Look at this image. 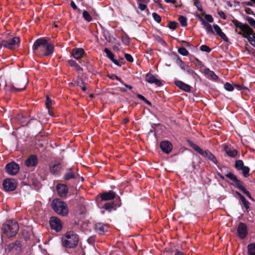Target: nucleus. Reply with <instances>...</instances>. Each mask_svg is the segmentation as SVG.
Masks as SVG:
<instances>
[{"instance_id": "f257e3e1", "label": "nucleus", "mask_w": 255, "mask_h": 255, "mask_svg": "<svg viewBox=\"0 0 255 255\" xmlns=\"http://www.w3.org/2000/svg\"><path fill=\"white\" fill-rule=\"evenodd\" d=\"M19 230V226L17 223L14 221L9 220L3 224L1 228L2 236H5L7 237L14 236Z\"/></svg>"}, {"instance_id": "f03ea898", "label": "nucleus", "mask_w": 255, "mask_h": 255, "mask_svg": "<svg viewBox=\"0 0 255 255\" xmlns=\"http://www.w3.org/2000/svg\"><path fill=\"white\" fill-rule=\"evenodd\" d=\"M62 244L66 248H73L78 243V236L73 232H68L62 239Z\"/></svg>"}, {"instance_id": "7ed1b4c3", "label": "nucleus", "mask_w": 255, "mask_h": 255, "mask_svg": "<svg viewBox=\"0 0 255 255\" xmlns=\"http://www.w3.org/2000/svg\"><path fill=\"white\" fill-rule=\"evenodd\" d=\"M52 44L48 43L47 40L44 38H40L37 39L33 43L32 49L36 54H39L40 51L44 48H46L47 50L51 51Z\"/></svg>"}, {"instance_id": "20e7f679", "label": "nucleus", "mask_w": 255, "mask_h": 255, "mask_svg": "<svg viewBox=\"0 0 255 255\" xmlns=\"http://www.w3.org/2000/svg\"><path fill=\"white\" fill-rule=\"evenodd\" d=\"M52 207L53 210L57 214L61 216H65L68 213V209L66 204L59 199H55L53 200Z\"/></svg>"}, {"instance_id": "39448f33", "label": "nucleus", "mask_w": 255, "mask_h": 255, "mask_svg": "<svg viewBox=\"0 0 255 255\" xmlns=\"http://www.w3.org/2000/svg\"><path fill=\"white\" fill-rule=\"evenodd\" d=\"M28 79L26 77L16 79L14 85L12 84L10 86V89L12 92H19L25 89L28 84Z\"/></svg>"}, {"instance_id": "423d86ee", "label": "nucleus", "mask_w": 255, "mask_h": 255, "mask_svg": "<svg viewBox=\"0 0 255 255\" xmlns=\"http://www.w3.org/2000/svg\"><path fill=\"white\" fill-rule=\"evenodd\" d=\"M20 39L18 37H14L11 39L2 40L3 46L9 49H15L20 45Z\"/></svg>"}, {"instance_id": "0eeeda50", "label": "nucleus", "mask_w": 255, "mask_h": 255, "mask_svg": "<svg viewBox=\"0 0 255 255\" xmlns=\"http://www.w3.org/2000/svg\"><path fill=\"white\" fill-rule=\"evenodd\" d=\"M238 27L243 32V36L246 38L248 41L253 37V29L247 24L240 23Z\"/></svg>"}, {"instance_id": "6e6552de", "label": "nucleus", "mask_w": 255, "mask_h": 255, "mask_svg": "<svg viewBox=\"0 0 255 255\" xmlns=\"http://www.w3.org/2000/svg\"><path fill=\"white\" fill-rule=\"evenodd\" d=\"M3 189L6 191H13L17 186V184L14 179H6L2 183Z\"/></svg>"}, {"instance_id": "1a4fd4ad", "label": "nucleus", "mask_w": 255, "mask_h": 255, "mask_svg": "<svg viewBox=\"0 0 255 255\" xmlns=\"http://www.w3.org/2000/svg\"><path fill=\"white\" fill-rule=\"evenodd\" d=\"M5 169L7 173L11 175L16 174L19 170V165L14 162H11L6 164Z\"/></svg>"}, {"instance_id": "9d476101", "label": "nucleus", "mask_w": 255, "mask_h": 255, "mask_svg": "<svg viewBox=\"0 0 255 255\" xmlns=\"http://www.w3.org/2000/svg\"><path fill=\"white\" fill-rule=\"evenodd\" d=\"M50 225L51 228L57 232L61 231L62 228L60 220L56 217H52L50 218Z\"/></svg>"}, {"instance_id": "9b49d317", "label": "nucleus", "mask_w": 255, "mask_h": 255, "mask_svg": "<svg viewBox=\"0 0 255 255\" xmlns=\"http://www.w3.org/2000/svg\"><path fill=\"white\" fill-rule=\"evenodd\" d=\"M62 166L59 162L53 161L49 165L50 171L53 175H59Z\"/></svg>"}, {"instance_id": "f8f14e48", "label": "nucleus", "mask_w": 255, "mask_h": 255, "mask_svg": "<svg viewBox=\"0 0 255 255\" xmlns=\"http://www.w3.org/2000/svg\"><path fill=\"white\" fill-rule=\"evenodd\" d=\"M145 80L147 82L150 84H154L157 86H160L162 84L160 80L157 79L156 76L150 73L146 74Z\"/></svg>"}, {"instance_id": "ddd939ff", "label": "nucleus", "mask_w": 255, "mask_h": 255, "mask_svg": "<svg viewBox=\"0 0 255 255\" xmlns=\"http://www.w3.org/2000/svg\"><path fill=\"white\" fill-rule=\"evenodd\" d=\"M237 232L240 238H245L248 234L247 227L246 225L243 223H240L238 227Z\"/></svg>"}, {"instance_id": "4468645a", "label": "nucleus", "mask_w": 255, "mask_h": 255, "mask_svg": "<svg viewBox=\"0 0 255 255\" xmlns=\"http://www.w3.org/2000/svg\"><path fill=\"white\" fill-rule=\"evenodd\" d=\"M37 163L38 159L34 155H30L25 161V164L28 167L35 166Z\"/></svg>"}, {"instance_id": "2eb2a0df", "label": "nucleus", "mask_w": 255, "mask_h": 255, "mask_svg": "<svg viewBox=\"0 0 255 255\" xmlns=\"http://www.w3.org/2000/svg\"><path fill=\"white\" fill-rule=\"evenodd\" d=\"M160 146L162 150L166 153L170 152L172 148V144L168 141H162L160 144Z\"/></svg>"}, {"instance_id": "dca6fc26", "label": "nucleus", "mask_w": 255, "mask_h": 255, "mask_svg": "<svg viewBox=\"0 0 255 255\" xmlns=\"http://www.w3.org/2000/svg\"><path fill=\"white\" fill-rule=\"evenodd\" d=\"M175 84L180 89L183 91L189 92L191 91V86L187 84L184 83V82L180 81V80H176L175 81Z\"/></svg>"}, {"instance_id": "f3484780", "label": "nucleus", "mask_w": 255, "mask_h": 255, "mask_svg": "<svg viewBox=\"0 0 255 255\" xmlns=\"http://www.w3.org/2000/svg\"><path fill=\"white\" fill-rule=\"evenodd\" d=\"M57 190L58 194L61 197H64L66 195L68 192L67 187L63 184H58L57 186Z\"/></svg>"}, {"instance_id": "a211bd4d", "label": "nucleus", "mask_w": 255, "mask_h": 255, "mask_svg": "<svg viewBox=\"0 0 255 255\" xmlns=\"http://www.w3.org/2000/svg\"><path fill=\"white\" fill-rule=\"evenodd\" d=\"M84 54V51L82 48H75L73 50L72 54L76 59H80Z\"/></svg>"}, {"instance_id": "6ab92c4d", "label": "nucleus", "mask_w": 255, "mask_h": 255, "mask_svg": "<svg viewBox=\"0 0 255 255\" xmlns=\"http://www.w3.org/2000/svg\"><path fill=\"white\" fill-rule=\"evenodd\" d=\"M116 196V193L112 191L103 193L101 197L103 200H110L113 199Z\"/></svg>"}, {"instance_id": "aec40b11", "label": "nucleus", "mask_w": 255, "mask_h": 255, "mask_svg": "<svg viewBox=\"0 0 255 255\" xmlns=\"http://www.w3.org/2000/svg\"><path fill=\"white\" fill-rule=\"evenodd\" d=\"M95 229L100 234H103L107 231L108 226L104 224L99 223L95 225Z\"/></svg>"}, {"instance_id": "412c9836", "label": "nucleus", "mask_w": 255, "mask_h": 255, "mask_svg": "<svg viewBox=\"0 0 255 255\" xmlns=\"http://www.w3.org/2000/svg\"><path fill=\"white\" fill-rule=\"evenodd\" d=\"M20 243L19 242H16L14 243L9 244L6 248V250L8 252L12 251H19L20 250Z\"/></svg>"}, {"instance_id": "4be33fe9", "label": "nucleus", "mask_w": 255, "mask_h": 255, "mask_svg": "<svg viewBox=\"0 0 255 255\" xmlns=\"http://www.w3.org/2000/svg\"><path fill=\"white\" fill-rule=\"evenodd\" d=\"M224 150L227 154L231 157H235L236 156L238 153V152L236 150L231 149L229 148L227 145L224 146Z\"/></svg>"}, {"instance_id": "5701e85b", "label": "nucleus", "mask_w": 255, "mask_h": 255, "mask_svg": "<svg viewBox=\"0 0 255 255\" xmlns=\"http://www.w3.org/2000/svg\"><path fill=\"white\" fill-rule=\"evenodd\" d=\"M204 155L208 158L209 160L212 161L214 164H217V160L215 156L209 150H205L204 152Z\"/></svg>"}, {"instance_id": "b1692460", "label": "nucleus", "mask_w": 255, "mask_h": 255, "mask_svg": "<svg viewBox=\"0 0 255 255\" xmlns=\"http://www.w3.org/2000/svg\"><path fill=\"white\" fill-rule=\"evenodd\" d=\"M201 21L202 22V24L204 25L205 28L206 29L207 33L214 34V32L213 30L212 26L209 23L206 22L204 19H201Z\"/></svg>"}, {"instance_id": "393cba45", "label": "nucleus", "mask_w": 255, "mask_h": 255, "mask_svg": "<svg viewBox=\"0 0 255 255\" xmlns=\"http://www.w3.org/2000/svg\"><path fill=\"white\" fill-rule=\"evenodd\" d=\"M179 66L182 69L186 71L189 74H191L193 73V71L190 69L189 66L186 65L183 61L181 60L179 62Z\"/></svg>"}, {"instance_id": "a878e982", "label": "nucleus", "mask_w": 255, "mask_h": 255, "mask_svg": "<svg viewBox=\"0 0 255 255\" xmlns=\"http://www.w3.org/2000/svg\"><path fill=\"white\" fill-rule=\"evenodd\" d=\"M54 45L52 44L51 51H49L50 53H48L49 51L47 50L46 48H44L39 53L38 55L44 56H49L51 55L54 52Z\"/></svg>"}, {"instance_id": "bb28decb", "label": "nucleus", "mask_w": 255, "mask_h": 255, "mask_svg": "<svg viewBox=\"0 0 255 255\" xmlns=\"http://www.w3.org/2000/svg\"><path fill=\"white\" fill-rule=\"evenodd\" d=\"M75 178V176L72 171L71 168H69L67 172L64 175V179L66 180H69L71 179Z\"/></svg>"}, {"instance_id": "cd10ccee", "label": "nucleus", "mask_w": 255, "mask_h": 255, "mask_svg": "<svg viewBox=\"0 0 255 255\" xmlns=\"http://www.w3.org/2000/svg\"><path fill=\"white\" fill-rule=\"evenodd\" d=\"M68 62L71 67H73L78 72H80L82 70V68L75 61L70 60Z\"/></svg>"}, {"instance_id": "c85d7f7f", "label": "nucleus", "mask_w": 255, "mask_h": 255, "mask_svg": "<svg viewBox=\"0 0 255 255\" xmlns=\"http://www.w3.org/2000/svg\"><path fill=\"white\" fill-rule=\"evenodd\" d=\"M190 145L195 150L198 152L199 154H200L202 156L204 155V151L198 145L192 142H190Z\"/></svg>"}, {"instance_id": "c756f323", "label": "nucleus", "mask_w": 255, "mask_h": 255, "mask_svg": "<svg viewBox=\"0 0 255 255\" xmlns=\"http://www.w3.org/2000/svg\"><path fill=\"white\" fill-rule=\"evenodd\" d=\"M248 255H255V243L250 244L248 246Z\"/></svg>"}, {"instance_id": "7c9ffc66", "label": "nucleus", "mask_w": 255, "mask_h": 255, "mask_svg": "<svg viewBox=\"0 0 255 255\" xmlns=\"http://www.w3.org/2000/svg\"><path fill=\"white\" fill-rule=\"evenodd\" d=\"M83 17L84 19L88 22H90L92 20V16L89 14V13L86 10L83 11Z\"/></svg>"}, {"instance_id": "2f4dec72", "label": "nucleus", "mask_w": 255, "mask_h": 255, "mask_svg": "<svg viewBox=\"0 0 255 255\" xmlns=\"http://www.w3.org/2000/svg\"><path fill=\"white\" fill-rule=\"evenodd\" d=\"M178 20L182 26H185L187 25V18L186 17L181 15L179 17Z\"/></svg>"}, {"instance_id": "473e14b6", "label": "nucleus", "mask_w": 255, "mask_h": 255, "mask_svg": "<svg viewBox=\"0 0 255 255\" xmlns=\"http://www.w3.org/2000/svg\"><path fill=\"white\" fill-rule=\"evenodd\" d=\"M234 183H235V185L242 191L243 190H245L246 188L243 186V183L239 180H236Z\"/></svg>"}, {"instance_id": "72a5a7b5", "label": "nucleus", "mask_w": 255, "mask_h": 255, "mask_svg": "<svg viewBox=\"0 0 255 255\" xmlns=\"http://www.w3.org/2000/svg\"><path fill=\"white\" fill-rule=\"evenodd\" d=\"M234 183H235V185L242 191L243 190H245L246 188L243 186V183L239 180H236Z\"/></svg>"}, {"instance_id": "f704fd0d", "label": "nucleus", "mask_w": 255, "mask_h": 255, "mask_svg": "<svg viewBox=\"0 0 255 255\" xmlns=\"http://www.w3.org/2000/svg\"><path fill=\"white\" fill-rule=\"evenodd\" d=\"M235 167L238 170H241L244 167V163L242 160H238L235 162Z\"/></svg>"}, {"instance_id": "c9c22d12", "label": "nucleus", "mask_w": 255, "mask_h": 255, "mask_svg": "<svg viewBox=\"0 0 255 255\" xmlns=\"http://www.w3.org/2000/svg\"><path fill=\"white\" fill-rule=\"evenodd\" d=\"M194 4L200 11H203V9L199 0H194Z\"/></svg>"}, {"instance_id": "e433bc0d", "label": "nucleus", "mask_w": 255, "mask_h": 255, "mask_svg": "<svg viewBox=\"0 0 255 255\" xmlns=\"http://www.w3.org/2000/svg\"><path fill=\"white\" fill-rule=\"evenodd\" d=\"M225 176L232 180L234 182H235V181L238 179L237 176L231 172L227 173L226 174Z\"/></svg>"}, {"instance_id": "4c0bfd02", "label": "nucleus", "mask_w": 255, "mask_h": 255, "mask_svg": "<svg viewBox=\"0 0 255 255\" xmlns=\"http://www.w3.org/2000/svg\"><path fill=\"white\" fill-rule=\"evenodd\" d=\"M178 52L181 55L183 56H187L189 52L188 50L184 47H181L178 49Z\"/></svg>"}, {"instance_id": "58836bf2", "label": "nucleus", "mask_w": 255, "mask_h": 255, "mask_svg": "<svg viewBox=\"0 0 255 255\" xmlns=\"http://www.w3.org/2000/svg\"><path fill=\"white\" fill-rule=\"evenodd\" d=\"M207 74L213 80H217L218 79V77L212 71L208 70Z\"/></svg>"}, {"instance_id": "ea45409f", "label": "nucleus", "mask_w": 255, "mask_h": 255, "mask_svg": "<svg viewBox=\"0 0 255 255\" xmlns=\"http://www.w3.org/2000/svg\"><path fill=\"white\" fill-rule=\"evenodd\" d=\"M104 52L107 55V56L111 60H113L114 57V54L111 52V51L109 50L108 48H105Z\"/></svg>"}, {"instance_id": "a19ab883", "label": "nucleus", "mask_w": 255, "mask_h": 255, "mask_svg": "<svg viewBox=\"0 0 255 255\" xmlns=\"http://www.w3.org/2000/svg\"><path fill=\"white\" fill-rule=\"evenodd\" d=\"M45 104H46V108L48 110V113H49V115H51V114L50 112V107L52 104V101H51V100L49 99V98L48 96L46 97V100Z\"/></svg>"}, {"instance_id": "79ce46f5", "label": "nucleus", "mask_w": 255, "mask_h": 255, "mask_svg": "<svg viewBox=\"0 0 255 255\" xmlns=\"http://www.w3.org/2000/svg\"><path fill=\"white\" fill-rule=\"evenodd\" d=\"M154 20L157 23H160L161 21V18L157 13L153 12L152 14Z\"/></svg>"}, {"instance_id": "37998d69", "label": "nucleus", "mask_w": 255, "mask_h": 255, "mask_svg": "<svg viewBox=\"0 0 255 255\" xmlns=\"http://www.w3.org/2000/svg\"><path fill=\"white\" fill-rule=\"evenodd\" d=\"M114 204L113 203H107L104 206V208L110 211L114 208Z\"/></svg>"}, {"instance_id": "c03bdc74", "label": "nucleus", "mask_w": 255, "mask_h": 255, "mask_svg": "<svg viewBox=\"0 0 255 255\" xmlns=\"http://www.w3.org/2000/svg\"><path fill=\"white\" fill-rule=\"evenodd\" d=\"M241 170H242L243 173L244 174V176L245 177H247L249 175V172L250 171V169L248 167L244 166V167L243 168H242V169Z\"/></svg>"}, {"instance_id": "a18cd8bd", "label": "nucleus", "mask_w": 255, "mask_h": 255, "mask_svg": "<svg viewBox=\"0 0 255 255\" xmlns=\"http://www.w3.org/2000/svg\"><path fill=\"white\" fill-rule=\"evenodd\" d=\"M224 88L226 90L229 92L232 91L234 89L233 86L231 84L228 82L224 85Z\"/></svg>"}, {"instance_id": "49530a36", "label": "nucleus", "mask_w": 255, "mask_h": 255, "mask_svg": "<svg viewBox=\"0 0 255 255\" xmlns=\"http://www.w3.org/2000/svg\"><path fill=\"white\" fill-rule=\"evenodd\" d=\"M240 199L243 203L245 208H246V209H248L249 208V202L245 199L244 196H242V198Z\"/></svg>"}, {"instance_id": "de8ad7c7", "label": "nucleus", "mask_w": 255, "mask_h": 255, "mask_svg": "<svg viewBox=\"0 0 255 255\" xmlns=\"http://www.w3.org/2000/svg\"><path fill=\"white\" fill-rule=\"evenodd\" d=\"M200 50L203 52L209 53L211 51V49L206 45H202L200 47Z\"/></svg>"}, {"instance_id": "09e8293b", "label": "nucleus", "mask_w": 255, "mask_h": 255, "mask_svg": "<svg viewBox=\"0 0 255 255\" xmlns=\"http://www.w3.org/2000/svg\"><path fill=\"white\" fill-rule=\"evenodd\" d=\"M177 23L174 21H170L169 22L168 27L171 29H175L176 28Z\"/></svg>"}, {"instance_id": "8fccbe9b", "label": "nucleus", "mask_w": 255, "mask_h": 255, "mask_svg": "<svg viewBox=\"0 0 255 255\" xmlns=\"http://www.w3.org/2000/svg\"><path fill=\"white\" fill-rule=\"evenodd\" d=\"M217 34L221 37L224 41H228V38L225 35V34L222 32L221 30L220 32H219Z\"/></svg>"}, {"instance_id": "3c124183", "label": "nucleus", "mask_w": 255, "mask_h": 255, "mask_svg": "<svg viewBox=\"0 0 255 255\" xmlns=\"http://www.w3.org/2000/svg\"><path fill=\"white\" fill-rule=\"evenodd\" d=\"M108 77L110 79H111L112 80L116 79L117 80H118V81L121 82L122 83H123V81L121 80V79L120 78H119V77H118L115 74H113L112 75L109 76Z\"/></svg>"}, {"instance_id": "603ef678", "label": "nucleus", "mask_w": 255, "mask_h": 255, "mask_svg": "<svg viewBox=\"0 0 255 255\" xmlns=\"http://www.w3.org/2000/svg\"><path fill=\"white\" fill-rule=\"evenodd\" d=\"M125 58L128 62H132L133 61L132 57L129 54L126 53L125 54Z\"/></svg>"}, {"instance_id": "864d4df0", "label": "nucleus", "mask_w": 255, "mask_h": 255, "mask_svg": "<svg viewBox=\"0 0 255 255\" xmlns=\"http://www.w3.org/2000/svg\"><path fill=\"white\" fill-rule=\"evenodd\" d=\"M205 18L208 22H212L214 20L212 16L210 14H206Z\"/></svg>"}, {"instance_id": "5fc2aeb1", "label": "nucleus", "mask_w": 255, "mask_h": 255, "mask_svg": "<svg viewBox=\"0 0 255 255\" xmlns=\"http://www.w3.org/2000/svg\"><path fill=\"white\" fill-rule=\"evenodd\" d=\"M218 14L223 19H226L227 18L226 15L224 13V12L222 10H219L218 11Z\"/></svg>"}, {"instance_id": "6e6d98bb", "label": "nucleus", "mask_w": 255, "mask_h": 255, "mask_svg": "<svg viewBox=\"0 0 255 255\" xmlns=\"http://www.w3.org/2000/svg\"><path fill=\"white\" fill-rule=\"evenodd\" d=\"M247 20L249 24L253 27L255 24V20L252 17H249Z\"/></svg>"}, {"instance_id": "4d7b16f0", "label": "nucleus", "mask_w": 255, "mask_h": 255, "mask_svg": "<svg viewBox=\"0 0 255 255\" xmlns=\"http://www.w3.org/2000/svg\"><path fill=\"white\" fill-rule=\"evenodd\" d=\"M213 28L217 34L222 30L221 28L217 24H214Z\"/></svg>"}, {"instance_id": "13d9d810", "label": "nucleus", "mask_w": 255, "mask_h": 255, "mask_svg": "<svg viewBox=\"0 0 255 255\" xmlns=\"http://www.w3.org/2000/svg\"><path fill=\"white\" fill-rule=\"evenodd\" d=\"M146 8V5L143 3H140L138 4V8L141 10H144Z\"/></svg>"}, {"instance_id": "bf43d9fd", "label": "nucleus", "mask_w": 255, "mask_h": 255, "mask_svg": "<svg viewBox=\"0 0 255 255\" xmlns=\"http://www.w3.org/2000/svg\"><path fill=\"white\" fill-rule=\"evenodd\" d=\"M243 192L244 194H245L247 196V197H248V198H250V199H252V197H251V194H250V193H249V192L248 191H247V189H245V190H243Z\"/></svg>"}, {"instance_id": "052dcab7", "label": "nucleus", "mask_w": 255, "mask_h": 255, "mask_svg": "<svg viewBox=\"0 0 255 255\" xmlns=\"http://www.w3.org/2000/svg\"><path fill=\"white\" fill-rule=\"evenodd\" d=\"M249 42L250 43L255 47V39L254 38H252L251 39L249 40Z\"/></svg>"}, {"instance_id": "680f3d73", "label": "nucleus", "mask_w": 255, "mask_h": 255, "mask_svg": "<svg viewBox=\"0 0 255 255\" xmlns=\"http://www.w3.org/2000/svg\"><path fill=\"white\" fill-rule=\"evenodd\" d=\"M76 84L77 85L79 86L80 87H81V86L83 84V82L81 79H78L76 81Z\"/></svg>"}, {"instance_id": "e2e57ef3", "label": "nucleus", "mask_w": 255, "mask_h": 255, "mask_svg": "<svg viewBox=\"0 0 255 255\" xmlns=\"http://www.w3.org/2000/svg\"><path fill=\"white\" fill-rule=\"evenodd\" d=\"M137 97L143 101L146 100V98L144 96H143L142 95H141L140 94H137Z\"/></svg>"}, {"instance_id": "0e129e2a", "label": "nucleus", "mask_w": 255, "mask_h": 255, "mask_svg": "<svg viewBox=\"0 0 255 255\" xmlns=\"http://www.w3.org/2000/svg\"><path fill=\"white\" fill-rule=\"evenodd\" d=\"M70 5L74 9H76L77 8L75 3L73 1H71Z\"/></svg>"}, {"instance_id": "69168bd1", "label": "nucleus", "mask_w": 255, "mask_h": 255, "mask_svg": "<svg viewBox=\"0 0 255 255\" xmlns=\"http://www.w3.org/2000/svg\"><path fill=\"white\" fill-rule=\"evenodd\" d=\"M167 3H175L176 2V0H164Z\"/></svg>"}, {"instance_id": "338daca9", "label": "nucleus", "mask_w": 255, "mask_h": 255, "mask_svg": "<svg viewBox=\"0 0 255 255\" xmlns=\"http://www.w3.org/2000/svg\"><path fill=\"white\" fill-rule=\"evenodd\" d=\"M174 255H184V253L181 251H177L175 252Z\"/></svg>"}, {"instance_id": "774afa93", "label": "nucleus", "mask_w": 255, "mask_h": 255, "mask_svg": "<svg viewBox=\"0 0 255 255\" xmlns=\"http://www.w3.org/2000/svg\"><path fill=\"white\" fill-rule=\"evenodd\" d=\"M246 4L248 6H255V5H254L253 3L251 1L246 2Z\"/></svg>"}]
</instances>
